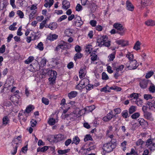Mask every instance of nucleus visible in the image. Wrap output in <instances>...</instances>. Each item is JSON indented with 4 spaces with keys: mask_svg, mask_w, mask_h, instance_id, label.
<instances>
[{
    "mask_svg": "<svg viewBox=\"0 0 155 155\" xmlns=\"http://www.w3.org/2000/svg\"><path fill=\"white\" fill-rule=\"evenodd\" d=\"M80 84L86 86L89 83V80L86 78H84L82 79L80 82Z\"/></svg>",
    "mask_w": 155,
    "mask_h": 155,
    "instance_id": "obj_24",
    "label": "nucleus"
},
{
    "mask_svg": "<svg viewBox=\"0 0 155 155\" xmlns=\"http://www.w3.org/2000/svg\"><path fill=\"white\" fill-rule=\"evenodd\" d=\"M114 27L117 30V33L121 35H123L124 33V28L122 25L118 23H116L113 25Z\"/></svg>",
    "mask_w": 155,
    "mask_h": 155,
    "instance_id": "obj_4",
    "label": "nucleus"
},
{
    "mask_svg": "<svg viewBox=\"0 0 155 155\" xmlns=\"http://www.w3.org/2000/svg\"><path fill=\"white\" fill-rule=\"evenodd\" d=\"M146 146L151 150H155V140L148 139L146 142Z\"/></svg>",
    "mask_w": 155,
    "mask_h": 155,
    "instance_id": "obj_5",
    "label": "nucleus"
},
{
    "mask_svg": "<svg viewBox=\"0 0 155 155\" xmlns=\"http://www.w3.org/2000/svg\"><path fill=\"white\" fill-rule=\"evenodd\" d=\"M58 35L56 34H51L48 37V40L53 41L57 39L58 38Z\"/></svg>",
    "mask_w": 155,
    "mask_h": 155,
    "instance_id": "obj_25",
    "label": "nucleus"
},
{
    "mask_svg": "<svg viewBox=\"0 0 155 155\" xmlns=\"http://www.w3.org/2000/svg\"><path fill=\"white\" fill-rule=\"evenodd\" d=\"M145 23L148 26H153L155 25V21L151 19H149L146 21Z\"/></svg>",
    "mask_w": 155,
    "mask_h": 155,
    "instance_id": "obj_19",
    "label": "nucleus"
},
{
    "mask_svg": "<svg viewBox=\"0 0 155 155\" xmlns=\"http://www.w3.org/2000/svg\"><path fill=\"white\" fill-rule=\"evenodd\" d=\"M80 142V139L78 137H75L73 139L72 143H75L76 144H78Z\"/></svg>",
    "mask_w": 155,
    "mask_h": 155,
    "instance_id": "obj_41",
    "label": "nucleus"
},
{
    "mask_svg": "<svg viewBox=\"0 0 155 155\" xmlns=\"http://www.w3.org/2000/svg\"><path fill=\"white\" fill-rule=\"evenodd\" d=\"M122 116L124 118H126L128 116V113L127 110H125L122 111L121 113Z\"/></svg>",
    "mask_w": 155,
    "mask_h": 155,
    "instance_id": "obj_47",
    "label": "nucleus"
},
{
    "mask_svg": "<svg viewBox=\"0 0 155 155\" xmlns=\"http://www.w3.org/2000/svg\"><path fill=\"white\" fill-rule=\"evenodd\" d=\"M111 89L114 90L118 91H120L122 89L120 87L117 86L111 87H110Z\"/></svg>",
    "mask_w": 155,
    "mask_h": 155,
    "instance_id": "obj_62",
    "label": "nucleus"
},
{
    "mask_svg": "<svg viewBox=\"0 0 155 155\" xmlns=\"http://www.w3.org/2000/svg\"><path fill=\"white\" fill-rule=\"evenodd\" d=\"M46 62L47 60L45 58H43L40 63V65L41 67H43L46 64Z\"/></svg>",
    "mask_w": 155,
    "mask_h": 155,
    "instance_id": "obj_44",
    "label": "nucleus"
},
{
    "mask_svg": "<svg viewBox=\"0 0 155 155\" xmlns=\"http://www.w3.org/2000/svg\"><path fill=\"white\" fill-rule=\"evenodd\" d=\"M42 102L46 105H48L49 103V101L48 99L44 97H43L42 98Z\"/></svg>",
    "mask_w": 155,
    "mask_h": 155,
    "instance_id": "obj_48",
    "label": "nucleus"
},
{
    "mask_svg": "<svg viewBox=\"0 0 155 155\" xmlns=\"http://www.w3.org/2000/svg\"><path fill=\"white\" fill-rule=\"evenodd\" d=\"M74 20L75 25L77 27H80L83 24V21H81V18L79 16H76Z\"/></svg>",
    "mask_w": 155,
    "mask_h": 155,
    "instance_id": "obj_8",
    "label": "nucleus"
},
{
    "mask_svg": "<svg viewBox=\"0 0 155 155\" xmlns=\"http://www.w3.org/2000/svg\"><path fill=\"white\" fill-rule=\"evenodd\" d=\"M34 107L33 106L30 105L28 106L26 108L25 110L26 112L27 113H29L31 110H33Z\"/></svg>",
    "mask_w": 155,
    "mask_h": 155,
    "instance_id": "obj_40",
    "label": "nucleus"
},
{
    "mask_svg": "<svg viewBox=\"0 0 155 155\" xmlns=\"http://www.w3.org/2000/svg\"><path fill=\"white\" fill-rule=\"evenodd\" d=\"M10 120L8 117L7 116H5L2 118V125L5 126L9 123Z\"/></svg>",
    "mask_w": 155,
    "mask_h": 155,
    "instance_id": "obj_18",
    "label": "nucleus"
},
{
    "mask_svg": "<svg viewBox=\"0 0 155 155\" xmlns=\"http://www.w3.org/2000/svg\"><path fill=\"white\" fill-rule=\"evenodd\" d=\"M143 98L145 100H148L149 99H152L153 97L151 94H144L143 95Z\"/></svg>",
    "mask_w": 155,
    "mask_h": 155,
    "instance_id": "obj_43",
    "label": "nucleus"
},
{
    "mask_svg": "<svg viewBox=\"0 0 155 155\" xmlns=\"http://www.w3.org/2000/svg\"><path fill=\"white\" fill-rule=\"evenodd\" d=\"M149 91L152 93L155 92V86L154 85H151L149 88Z\"/></svg>",
    "mask_w": 155,
    "mask_h": 155,
    "instance_id": "obj_60",
    "label": "nucleus"
},
{
    "mask_svg": "<svg viewBox=\"0 0 155 155\" xmlns=\"http://www.w3.org/2000/svg\"><path fill=\"white\" fill-rule=\"evenodd\" d=\"M115 142L116 140L114 139L111 140L110 142L104 144L103 149L107 153L112 151L116 147Z\"/></svg>",
    "mask_w": 155,
    "mask_h": 155,
    "instance_id": "obj_2",
    "label": "nucleus"
},
{
    "mask_svg": "<svg viewBox=\"0 0 155 155\" xmlns=\"http://www.w3.org/2000/svg\"><path fill=\"white\" fill-rule=\"evenodd\" d=\"M92 49L93 47L90 45H87L85 46V51L87 53H88L89 54L91 53Z\"/></svg>",
    "mask_w": 155,
    "mask_h": 155,
    "instance_id": "obj_29",
    "label": "nucleus"
},
{
    "mask_svg": "<svg viewBox=\"0 0 155 155\" xmlns=\"http://www.w3.org/2000/svg\"><path fill=\"white\" fill-rule=\"evenodd\" d=\"M152 0H142L141 2V6L144 7L150 5L152 3Z\"/></svg>",
    "mask_w": 155,
    "mask_h": 155,
    "instance_id": "obj_11",
    "label": "nucleus"
},
{
    "mask_svg": "<svg viewBox=\"0 0 155 155\" xmlns=\"http://www.w3.org/2000/svg\"><path fill=\"white\" fill-rule=\"evenodd\" d=\"M138 94L136 93H133L130 94V97L132 98V100L134 102L136 100V99H138Z\"/></svg>",
    "mask_w": 155,
    "mask_h": 155,
    "instance_id": "obj_28",
    "label": "nucleus"
},
{
    "mask_svg": "<svg viewBox=\"0 0 155 155\" xmlns=\"http://www.w3.org/2000/svg\"><path fill=\"white\" fill-rule=\"evenodd\" d=\"M97 41L98 43V46L100 47L104 45L109 47L110 46V42L107 40V36H98L97 37Z\"/></svg>",
    "mask_w": 155,
    "mask_h": 155,
    "instance_id": "obj_1",
    "label": "nucleus"
},
{
    "mask_svg": "<svg viewBox=\"0 0 155 155\" xmlns=\"http://www.w3.org/2000/svg\"><path fill=\"white\" fill-rule=\"evenodd\" d=\"M48 28L51 30H54L57 27V24L55 22H53L50 24L48 26Z\"/></svg>",
    "mask_w": 155,
    "mask_h": 155,
    "instance_id": "obj_32",
    "label": "nucleus"
},
{
    "mask_svg": "<svg viewBox=\"0 0 155 155\" xmlns=\"http://www.w3.org/2000/svg\"><path fill=\"white\" fill-rule=\"evenodd\" d=\"M147 84L148 81L146 80H141L140 81V86L142 88H146L147 87Z\"/></svg>",
    "mask_w": 155,
    "mask_h": 155,
    "instance_id": "obj_15",
    "label": "nucleus"
},
{
    "mask_svg": "<svg viewBox=\"0 0 155 155\" xmlns=\"http://www.w3.org/2000/svg\"><path fill=\"white\" fill-rule=\"evenodd\" d=\"M14 80L11 78H8L6 81V84H7L10 86H12L13 84Z\"/></svg>",
    "mask_w": 155,
    "mask_h": 155,
    "instance_id": "obj_42",
    "label": "nucleus"
},
{
    "mask_svg": "<svg viewBox=\"0 0 155 155\" xmlns=\"http://www.w3.org/2000/svg\"><path fill=\"white\" fill-rule=\"evenodd\" d=\"M140 42L139 41H137L135 44L134 49L136 50L140 49Z\"/></svg>",
    "mask_w": 155,
    "mask_h": 155,
    "instance_id": "obj_39",
    "label": "nucleus"
},
{
    "mask_svg": "<svg viewBox=\"0 0 155 155\" xmlns=\"http://www.w3.org/2000/svg\"><path fill=\"white\" fill-rule=\"evenodd\" d=\"M144 116L145 118L150 120H153V118L152 116V114L151 113L147 112L144 114Z\"/></svg>",
    "mask_w": 155,
    "mask_h": 155,
    "instance_id": "obj_23",
    "label": "nucleus"
},
{
    "mask_svg": "<svg viewBox=\"0 0 155 155\" xmlns=\"http://www.w3.org/2000/svg\"><path fill=\"white\" fill-rule=\"evenodd\" d=\"M57 74L56 72L54 71H51L50 75V78L49 81L50 84H53L55 82V80L56 78Z\"/></svg>",
    "mask_w": 155,
    "mask_h": 155,
    "instance_id": "obj_7",
    "label": "nucleus"
},
{
    "mask_svg": "<svg viewBox=\"0 0 155 155\" xmlns=\"http://www.w3.org/2000/svg\"><path fill=\"white\" fill-rule=\"evenodd\" d=\"M69 149H65L64 150H58V153L61 155L66 154H65L69 152Z\"/></svg>",
    "mask_w": 155,
    "mask_h": 155,
    "instance_id": "obj_34",
    "label": "nucleus"
},
{
    "mask_svg": "<svg viewBox=\"0 0 155 155\" xmlns=\"http://www.w3.org/2000/svg\"><path fill=\"white\" fill-rule=\"evenodd\" d=\"M97 22L96 21L94 20H92L90 21V24L93 27H95Z\"/></svg>",
    "mask_w": 155,
    "mask_h": 155,
    "instance_id": "obj_63",
    "label": "nucleus"
},
{
    "mask_svg": "<svg viewBox=\"0 0 155 155\" xmlns=\"http://www.w3.org/2000/svg\"><path fill=\"white\" fill-rule=\"evenodd\" d=\"M76 110H77V111H74V114L76 115V117H78L81 115V110L79 108H77Z\"/></svg>",
    "mask_w": 155,
    "mask_h": 155,
    "instance_id": "obj_57",
    "label": "nucleus"
},
{
    "mask_svg": "<svg viewBox=\"0 0 155 155\" xmlns=\"http://www.w3.org/2000/svg\"><path fill=\"white\" fill-rule=\"evenodd\" d=\"M95 108V107L94 105L87 106L86 107L85 112L87 113L91 112L94 110Z\"/></svg>",
    "mask_w": 155,
    "mask_h": 155,
    "instance_id": "obj_27",
    "label": "nucleus"
},
{
    "mask_svg": "<svg viewBox=\"0 0 155 155\" xmlns=\"http://www.w3.org/2000/svg\"><path fill=\"white\" fill-rule=\"evenodd\" d=\"M115 116V115H113L112 111H111L106 116L103 118V120L104 122H107L110 120L113 117Z\"/></svg>",
    "mask_w": 155,
    "mask_h": 155,
    "instance_id": "obj_9",
    "label": "nucleus"
},
{
    "mask_svg": "<svg viewBox=\"0 0 155 155\" xmlns=\"http://www.w3.org/2000/svg\"><path fill=\"white\" fill-rule=\"evenodd\" d=\"M84 140L85 141H86L89 140H93V139L90 134H87L85 136Z\"/></svg>",
    "mask_w": 155,
    "mask_h": 155,
    "instance_id": "obj_55",
    "label": "nucleus"
},
{
    "mask_svg": "<svg viewBox=\"0 0 155 155\" xmlns=\"http://www.w3.org/2000/svg\"><path fill=\"white\" fill-rule=\"evenodd\" d=\"M91 59L92 61H95L97 60V55L95 54H94L91 55Z\"/></svg>",
    "mask_w": 155,
    "mask_h": 155,
    "instance_id": "obj_61",
    "label": "nucleus"
},
{
    "mask_svg": "<svg viewBox=\"0 0 155 155\" xmlns=\"http://www.w3.org/2000/svg\"><path fill=\"white\" fill-rule=\"evenodd\" d=\"M124 66L123 65H120L117 67L115 68V70L116 71H122L124 68Z\"/></svg>",
    "mask_w": 155,
    "mask_h": 155,
    "instance_id": "obj_53",
    "label": "nucleus"
},
{
    "mask_svg": "<svg viewBox=\"0 0 155 155\" xmlns=\"http://www.w3.org/2000/svg\"><path fill=\"white\" fill-rule=\"evenodd\" d=\"M34 60V57L33 56H30L26 60L25 62V64H28Z\"/></svg>",
    "mask_w": 155,
    "mask_h": 155,
    "instance_id": "obj_37",
    "label": "nucleus"
},
{
    "mask_svg": "<svg viewBox=\"0 0 155 155\" xmlns=\"http://www.w3.org/2000/svg\"><path fill=\"white\" fill-rule=\"evenodd\" d=\"M57 122L55 119L52 118H49L48 121V124L51 125H54Z\"/></svg>",
    "mask_w": 155,
    "mask_h": 155,
    "instance_id": "obj_35",
    "label": "nucleus"
},
{
    "mask_svg": "<svg viewBox=\"0 0 155 155\" xmlns=\"http://www.w3.org/2000/svg\"><path fill=\"white\" fill-rule=\"evenodd\" d=\"M21 136H18L17 137L14 138L12 142V145H17L18 146V145L19 143H21Z\"/></svg>",
    "mask_w": 155,
    "mask_h": 155,
    "instance_id": "obj_10",
    "label": "nucleus"
},
{
    "mask_svg": "<svg viewBox=\"0 0 155 155\" xmlns=\"http://www.w3.org/2000/svg\"><path fill=\"white\" fill-rule=\"evenodd\" d=\"M62 7L64 9L67 10L68 8L70 6V3L67 1H64L62 2Z\"/></svg>",
    "mask_w": 155,
    "mask_h": 155,
    "instance_id": "obj_22",
    "label": "nucleus"
},
{
    "mask_svg": "<svg viewBox=\"0 0 155 155\" xmlns=\"http://www.w3.org/2000/svg\"><path fill=\"white\" fill-rule=\"evenodd\" d=\"M126 65L130 70H133L136 69L138 66L139 64L136 60H134L129 61V63H127Z\"/></svg>",
    "mask_w": 155,
    "mask_h": 155,
    "instance_id": "obj_3",
    "label": "nucleus"
},
{
    "mask_svg": "<svg viewBox=\"0 0 155 155\" xmlns=\"http://www.w3.org/2000/svg\"><path fill=\"white\" fill-rule=\"evenodd\" d=\"M134 102L138 106H141L142 105V101L139 98L137 99Z\"/></svg>",
    "mask_w": 155,
    "mask_h": 155,
    "instance_id": "obj_46",
    "label": "nucleus"
},
{
    "mask_svg": "<svg viewBox=\"0 0 155 155\" xmlns=\"http://www.w3.org/2000/svg\"><path fill=\"white\" fill-rule=\"evenodd\" d=\"M102 78L103 80H106L109 79V77L106 73L103 72L102 74Z\"/></svg>",
    "mask_w": 155,
    "mask_h": 155,
    "instance_id": "obj_50",
    "label": "nucleus"
},
{
    "mask_svg": "<svg viewBox=\"0 0 155 155\" xmlns=\"http://www.w3.org/2000/svg\"><path fill=\"white\" fill-rule=\"evenodd\" d=\"M12 146L13 147V150L11 151V153L12 154L15 155L16 154L17 152L18 146L17 145Z\"/></svg>",
    "mask_w": 155,
    "mask_h": 155,
    "instance_id": "obj_38",
    "label": "nucleus"
},
{
    "mask_svg": "<svg viewBox=\"0 0 155 155\" xmlns=\"http://www.w3.org/2000/svg\"><path fill=\"white\" fill-rule=\"evenodd\" d=\"M73 32L74 30L72 29H67L65 30L64 34L65 35L68 37H70L72 35Z\"/></svg>",
    "mask_w": 155,
    "mask_h": 155,
    "instance_id": "obj_17",
    "label": "nucleus"
},
{
    "mask_svg": "<svg viewBox=\"0 0 155 155\" xmlns=\"http://www.w3.org/2000/svg\"><path fill=\"white\" fill-rule=\"evenodd\" d=\"M36 12V10L32 11L29 15V18L30 19H33L34 18V15Z\"/></svg>",
    "mask_w": 155,
    "mask_h": 155,
    "instance_id": "obj_58",
    "label": "nucleus"
},
{
    "mask_svg": "<svg viewBox=\"0 0 155 155\" xmlns=\"http://www.w3.org/2000/svg\"><path fill=\"white\" fill-rule=\"evenodd\" d=\"M78 94V92L76 91H72L68 94V97L70 99L76 97Z\"/></svg>",
    "mask_w": 155,
    "mask_h": 155,
    "instance_id": "obj_21",
    "label": "nucleus"
},
{
    "mask_svg": "<svg viewBox=\"0 0 155 155\" xmlns=\"http://www.w3.org/2000/svg\"><path fill=\"white\" fill-rule=\"evenodd\" d=\"M37 48L40 51H42L44 49L43 45L41 42H39L37 46Z\"/></svg>",
    "mask_w": 155,
    "mask_h": 155,
    "instance_id": "obj_51",
    "label": "nucleus"
},
{
    "mask_svg": "<svg viewBox=\"0 0 155 155\" xmlns=\"http://www.w3.org/2000/svg\"><path fill=\"white\" fill-rule=\"evenodd\" d=\"M110 88L107 85H106L104 87L101 88L100 91L101 92H108L110 91Z\"/></svg>",
    "mask_w": 155,
    "mask_h": 155,
    "instance_id": "obj_31",
    "label": "nucleus"
},
{
    "mask_svg": "<svg viewBox=\"0 0 155 155\" xmlns=\"http://www.w3.org/2000/svg\"><path fill=\"white\" fill-rule=\"evenodd\" d=\"M34 33H31L29 36H27L26 38V41L28 43H29L32 40H34L35 39V36Z\"/></svg>",
    "mask_w": 155,
    "mask_h": 155,
    "instance_id": "obj_16",
    "label": "nucleus"
},
{
    "mask_svg": "<svg viewBox=\"0 0 155 155\" xmlns=\"http://www.w3.org/2000/svg\"><path fill=\"white\" fill-rule=\"evenodd\" d=\"M83 56V54L80 52L76 54L74 57V59L76 61L78 59L81 58Z\"/></svg>",
    "mask_w": 155,
    "mask_h": 155,
    "instance_id": "obj_33",
    "label": "nucleus"
},
{
    "mask_svg": "<svg viewBox=\"0 0 155 155\" xmlns=\"http://www.w3.org/2000/svg\"><path fill=\"white\" fill-rule=\"evenodd\" d=\"M147 104L148 105L150 110H153V101H152V102H148L147 103Z\"/></svg>",
    "mask_w": 155,
    "mask_h": 155,
    "instance_id": "obj_59",
    "label": "nucleus"
},
{
    "mask_svg": "<svg viewBox=\"0 0 155 155\" xmlns=\"http://www.w3.org/2000/svg\"><path fill=\"white\" fill-rule=\"evenodd\" d=\"M127 142L124 141L121 143V147H122V150L124 151L126 149V146Z\"/></svg>",
    "mask_w": 155,
    "mask_h": 155,
    "instance_id": "obj_56",
    "label": "nucleus"
},
{
    "mask_svg": "<svg viewBox=\"0 0 155 155\" xmlns=\"http://www.w3.org/2000/svg\"><path fill=\"white\" fill-rule=\"evenodd\" d=\"M17 14L19 18H23L24 14L23 13L21 10H18L17 12Z\"/></svg>",
    "mask_w": 155,
    "mask_h": 155,
    "instance_id": "obj_54",
    "label": "nucleus"
},
{
    "mask_svg": "<svg viewBox=\"0 0 155 155\" xmlns=\"http://www.w3.org/2000/svg\"><path fill=\"white\" fill-rule=\"evenodd\" d=\"M11 100L14 103H16L17 104L19 103L18 99L15 96L11 97Z\"/></svg>",
    "mask_w": 155,
    "mask_h": 155,
    "instance_id": "obj_45",
    "label": "nucleus"
},
{
    "mask_svg": "<svg viewBox=\"0 0 155 155\" xmlns=\"http://www.w3.org/2000/svg\"><path fill=\"white\" fill-rule=\"evenodd\" d=\"M21 26L19 27L18 28L17 31V35H18L21 36L22 35L23 33L21 32Z\"/></svg>",
    "mask_w": 155,
    "mask_h": 155,
    "instance_id": "obj_64",
    "label": "nucleus"
},
{
    "mask_svg": "<svg viewBox=\"0 0 155 155\" xmlns=\"http://www.w3.org/2000/svg\"><path fill=\"white\" fill-rule=\"evenodd\" d=\"M86 74L85 69L83 68L81 69L79 72V76L80 78H82L85 77Z\"/></svg>",
    "mask_w": 155,
    "mask_h": 155,
    "instance_id": "obj_20",
    "label": "nucleus"
},
{
    "mask_svg": "<svg viewBox=\"0 0 155 155\" xmlns=\"http://www.w3.org/2000/svg\"><path fill=\"white\" fill-rule=\"evenodd\" d=\"M140 116V114L138 112H136L133 114L131 116V117L133 119H136L138 118Z\"/></svg>",
    "mask_w": 155,
    "mask_h": 155,
    "instance_id": "obj_52",
    "label": "nucleus"
},
{
    "mask_svg": "<svg viewBox=\"0 0 155 155\" xmlns=\"http://www.w3.org/2000/svg\"><path fill=\"white\" fill-rule=\"evenodd\" d=\"M116 43L118 45H121L122 47L128 45V42L123 40L116 41Z\"/></svg>",
    "mask_w": 155,
    "mask_h": 155,
    "instance_id": "obj_14",
    "label": "nucleus"
},
{
    "mask_svg": "<svg viewBox=\"0 0 155 155\" xmlns=\"http://www.w3.org/2000/svg\"><path fill=\"white\" fill-rule=\"evenodd\" d=\"M126 8L127 10L132 11L134 9V6L131 2L129 1H127L126 3Z\"/></svg>",
    "mask_w": 155,
    "mask_h": 155,
    "instance_id": "obj_13",
    "label": "nucleus"
},
{
    "mask_svg": "<svg viewBox=\"0 0 155 155\" xmlns=\"http://www.w3.org/2000/svg\"><path fill=\"white\" fill-rule=\"evenodd\" d=\"M67 137V136L65 135L59 134L54 136L53 140L54 142H57L64 140Z\"/></svg>",
    "mask_w": 155,
    "mask_h": 155,
    "instance_id": "obj_6",
    "label": "nucleus"
},
{
    "mask_svg": "<svg viewBox=\"0 0 155 155\" xmlns=\"http://www.w3.org/2000/svg\"><path fill=\"white\" fill-rule=\"evenodd\" d=\"M126 56L129 59L130 61H131L132 60H134V56L133 54H131L130 53H128L126 55Z\"/></svg>",
    "mask_w": 155,
    "mask_h": 155,
    "instance_id": "obj_49",
    "label": "nucleus"
},
{
    "mask_svg": "<svg viewBox=\"0 0 155 155\" xmlns=\"http://www.w3.org/2000/svg\"><path fill=\"white\" fill-rule=\"evenodd\" d=\"M48 148V147L47 146H45L41 148L39 147L37 149V151L44 152L47 151Z\"/></svg>",
    "mask_w": 155,
    "mask_h": 155,
    "instance_id": "obj_26",
    "label": "nucleus"
},
{
    "mask_svg": "<svg viewBox=\"0 0 155 155\" xmlns=\"http://www.w3.org/2000/svg\"><path fill=\"white\" fill-rule=\"evenodd\" d=\"M137 110V107L134 106H132L129 109V112L130 114H131L135 112Z\"/></svg>",
    "mask_w": 155,
    "mask_h": 155,
    "instance_id": "obj_30",
    "label": "nucleus"
},
{
    "mask_svg": "<svg viewBox=\"0 0 155 155\" xmlns=\"http://www.w3.org/2000/svg\"><path fill=\"white\" fill-rule=\"evenodd\" d=\"M66 43L63 41H61L58 46L56 47L57 50H58L60 49H64L65 48V47L66 46Z\"/></svg>",
    "mask_w": 155,
    "mask_h": 155,
    "instance_id": "obj_12",
    "label": "nucleus"
},
{
    "mask_svg": "<svg viewBox=\"0 0 155 155\" xmlns=\"http://www.w3.org/2000/svg\"><path fill=\"white\" fill-rule=\"evenodd\" d=\"M116 52L114 51L111 54H110L108 57L109 60L110 61H113L115 57Z\"/></svg>",
    "mask_w": 155,
    "mask_h": 155,
    "instance_id": "obj_36",
    "label": "nucleus"
}]
</instances>
